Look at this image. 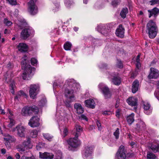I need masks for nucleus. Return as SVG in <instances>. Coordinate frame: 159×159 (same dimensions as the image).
<instances>
[{"mask_svg":"<svg viewBox=\"0 0 159 159\" xmlns=\"http://www.w3.org/2000/svg\"><path fill=\"white\" fill-rule=\"evenodd\" d=\"M4 140L5 141V144L8 148H10V143L14 142L16 141V139L13 137L11 136L8 134L6 135L4 138Z\"/></svg>","mask_w":159,"mask_h":159,"instance_id":"nucleus-18","label":"nucleus"},{"mask_svg":"<svg viewBox=\"0 0 159 159\" xmlns=\"http://www.w3.org/2000/svg\"><path fill=\"white\" fill-rule=\"evenodd\" d=\"M58 86V85L57 83V82H54L53 84V88L56 86Z\"/></svg>","mask_w":159,"mask_h":159,"instance_id":"nucleus-61","label":"nucleus"},{"mask_svg":"<svg viewBox=\"0 0 159 159\" xmlns=\"http://www.w3.org/2000/svg\"><path fill=\"white\" fill-rule=\"evenodd\" d=\"M65 3L67 7H69L72 3V1L71 0H65Z\"/></svg>","mask_w":159,"mask_h":159,"instance_id":"nucleus-48","label":"nucleus"},{"mask_svg":"<svg viewBox=\"0 0 159 159\" xmlns=\"http://www.w3.org/2000/svg\"><path fill=\"white\" fill-rule=\"evenodd\" d=\"M21 96L26 97L27 95L26 94H25L23 91H20L17 93L15 99H18Z\"/></svg>","mask_w":159,"mask_h":159,"instance_id":"nucleus-38","label":"nucleus"},{"mask_svg":"<svg viewBox=\"0 0 159 159\" xmlns=\"http://www.w3.org/2000/svg\"><path fill=\"white\" fill-rule=\"evenodd\" d=\"M120 110L118 109L116 111V116L117 117H119L120 115Z\"/></svg>","mask_w":159,"mask_h":159,"instance_id":"nucleus-55","label":"nucleus"},{"mask_svg":"<svg viewBox=\"0 0 159 159\" xmlns=\"http://www.w3.org/2000/svg\"><path fill=\"white\" fill-rule=\"evenodd\" d=\"M16 157L17 159H20V156L18 153H16Z\"/></svg>","mask_w":159,"mask_h":159,"instance_id":"nucleus-60","label":"nucleus"},{"mask_svg":"<svg viewBox=\"0 0 159 159\" xmlns=\"http://www.w3.org/2000/svg\"><path fill=\"white\" fill-rule=\"evenodd\" d=\"M29 60L27 57L25 55L22 58V67L24 69V71L22 75V78L24 80H29L33 72L35 70L34 67H32L31 66L28 64Z\"/></svg>","mask_w":159,"mask_h":159,"instance_id":"nucleus-3","label":"nucleus"},{"mask_svg":"<svg viewBox=\"0 0 159 159\" xmlns=\"http://www.w3.org/2000/svg\"><path fill=\"white\" fill-rule=\"evenodd\" d=\"M65 104L67 107H71V105L70 103L68 102H66Z\"/></svg>","mask_w":159,"mask_h":159,"instance_id":"nucleus-58","label":"nucleus"},{"mask_svg":"<svg viewBox=\"0 0 159 159\" xmlns=\"http://www.w3.org/2000/svg\"><path fill=\"white\" fill-rule=\"evenodd\" d=\"M18 151L21 153H24L27 152V149L25 148L23 143L22 144L18 145L17 147Z\"/></svg>","mask_w":159,"mask_h":159,"instance_id":"nucleus-30","label":"nucleus"},{"mask_svg":"<svg viewBox=\"0 0 159 159\" xmlns=\"http://www.w3.org/2000/svg\"><path fill=\"white\" fill-rule=\"evenodd\" d=\"M3 21L4 24L6 25L7 26H10L12 24V22L11 21L8 20L6 18H5L4 19Z\"/></svg>","mask_w":159,"mask_h":159,"instance_id":"nucleus-44","label":"nucleus"},{"mask_svg":"<svg viewBox=\"0 0 159 159\" xmlns=\"http://www.w3.org/2000/svg\"><path fill=\"white\" fill-rule=\"evenodd\" d=\"M45 145V144L42 143H39L36 146V149L38 150H40L41 149L43 148Z\"/></svg>","mask_w":159,"mask_h":159,"instance_id":"nucleus-43","label":"nucleus"},{"mask_svg":"<svg viewBox=\"0 0 159 159\" xmlns=\"http://www.w3.org/2000/svg\"><path fill=\"white\" fill-rule=\"evenodd\" d=\"M136 62V66L138 68H139L141 66L140 63L139 61Z\"/></svg>","mask_w":159,"mask_h":159,"instance_id":"nucleus-57","label":"nucleus"},{"mask_svg":"<svg viewBox=\"0 0 159 159\" xmlns=\"http://www.w3.org/2000/svg\"><path fill=\"white\" fill-rule=\"evenodd\" d=\"M134 114L131 113L126 118V120L128 123L130 125L134 121Z\"/></svg>","mask_w":159,"mask_h":159,"instance_id":"nucleus-34","label":"nucleus"},{"mask_svg":"<svg viewBox=\"0 0 159 159\" xmlns=\"http://www.w3.org/2000/svg\"><path fill=\"white\" fill-rule=\"evenodd\" d=\"M38 134V131L37 130L34 129L31 132L30 136L33 138L36 137Z\"/></svg>","mask_w":159,"mask_h":159,"instance_id":"nucleus-40","label":"nucleus"},{"mask_svg":"<svg viewBox=\"0 0 159 159\" xmlns=\"http://www.w3.org/2000/svg\"><path fill=\"white\" fill-rule=\"evenodd\" d=\"M124 28L123 27L122 25H120L116 30V35L119 37L122 38L124 37Z\"/></svg>","mask_w":159,"mask_h":159,"instance_id":"nucleus-22","label":"nucleus"},{"mask_svg":"<svg viewBox=\"0 0 159 159\" xmlns=\"http://www.w3.org/2000/svg\"><path fill=\"white\" fill-rule=\"evenodd\" d=\"M116 65L117 66H118L119 68H121L122 67V64L120 60H117Z\"/></svg>","mask_w":159,"mask_h":159,"instance_id":"nucleus-49","label":"nucleus"},{"mask_svg":"<svg viewBox=\"0 0 159 159\" xmlns=\"http://www.w3.org/2000/svg\"><path fill=\"white\" fill-rule=\"evenodd\" d=\"M46 103V100L45 98H43V99L40 101L38 103V105L40 107L45 106Z\"/></svg>","mask_w":159,"mask_h":159,"instance_id":"nucleus-41","label":"nucleus"},{"mask_svg":"<svg viewBox=\"0 0 159 159\" xmlns=\"http://www.w3.org/2000/svg\"><path fill=\"white\" fill-rule=\"evenodd\" d=\"M139 86V82L138 80H136L133 82L132 88V92L133 93H135L138 91Z\"/></svg>","mask_w":159,"mask_h":159,"instance_id":"nucleus-29","label":"nucleus"},{"mask_svg":"<svg viewBox=\"0 0 159 159\" xmlns=\"http://www.w3.org/2000/svg\"><path fill=\"white\" fill-rule=\"evenodd\" d=\"M128 12V9L126 7L123 8L120 13V15L122 18H125L126 14Z\"/></svg>","mask_w":159,"mask_h":159,"instance_id":"nucleus-35","label":"nucleus"},{"mask_svg":"<svg viewBox=\"0 0 159 159\" xmlns=\"http://www.w3.org/2000/svg\"><path fill=\"white\" fill-rule=\"evenodd\" d=\"M147 159H155L156 158L155 155L152 153L148 152L147 155Z\"/></svg>","mask_w":159,"mask_h":159,"instance_id":"nucleus-42","label":"nucleus"},{"mask_svg":"<svg viewBox=\"0 0 159 159\" xmlns=\"http://www.w3.org/2000/svg\"><path fill=\"white\" fill-rule=\"evenodd\" d=\"M128 104L132 107H135L137 104V99L134 97H129L127 100Z\"/></svg>","mask_w":159,"mask_h":159,"instance_id":"nucleus-23","label":"nucleus"},{"mask_svg":"<svg viewBox=\"0 0 159 159\" xmlns=\"http://www.w3.org/2000/svg\"><path fill=\"white\" fill-rule=\"evenodd\" d=\"M79 118L81 120H85L86 121H88V118L87 117L84 115H81L80 116H79Z\"/></svg>","mask_w":159,"mask_h":159,"instance_id":"nucleus-51","label":"nucleus"},{"mask_svg":"<svg viewBox=\"0 0 159 159\" xmlns=\"http://www.w3.org/2000/svg\"><path fill=\"white\" fill-rule=\"evenodd\" d=\"M39 87L38 84H31L30 87L29 94L30 97L34 99L39 90Z\"/></svg>","mask_w":159,"mask_h":159,"instance_id":"nucleus-8","label":"nucleus"},{"mask_svg":"<svg viewBox=\"0 0 159 159\" xmlns=\"http://www.w3.org/2000/svg\"><path fill=\"white\" fill-rule=\"evenodd\" d=\"M119 129L118 128H117L116 131L114 132V135L116 137V139H117L119 138Z\"/></svg>","mask_w":159,"mask_h":159,"instance_id":"nucleus-47","label":"nucleus"},{"mask_svg":"<svg viewBox=\"0 0 159 159\" xmlns=\"http://www.w3.org/2000/svg\"><path fill=\"white\" fill-rule=\"evenodd\" d=\"M75 128L76 133L75 134V136L78 137L80 135L81 132L82 131V128L80 126L78 125H75Z\"/></svg>","mask_w":159,"mask_h":159,"instance_id":"nucleus-32","label":"nucleus"},{"mask_svg":"<svg viewBox=\"0 0 159 159\" xmlns=\"http://www.w3.org/2000/svg\"><path fill=\"white\" fill-rule=\"evenodd\" d=\"M37 60L34 58H32L31 60V62L32 65H35L37 63Z\"/></svg>","mask_w":159,"mask_h":159,"instance_id":"nucleus-50","label":"nucleus"},{"mask_svg":"<svg viewBox=\"0 0 159 159\" xmlns=\"http://www.w3.org/2000/svg\"><path fill=\"white\" fill-rule=\"evenodd\" d=\"M17 48L18 51L21 52H27L29 49L28 45L25 43H21L17 45Z\"/></svg>","mask_w":159,"mask_h":159,"instance_id":"nucleus-20","label":"nucleus"},{"mask_svg":"<svg viewBox=\"0 0 159 159\" xmlns=\"http://www.w3.org/2000/svg\"><path fill=\"white\" fill-rule=\"evenodd\" d=\"M108 78L111 80L112 82L116 85H119L121 82L120 79L117 76V74L114 73H108Z\"/></svg>","mask_w":159,"mask_h":159,"instance_id":"nucleus-10","label":"nucleus"},{"mask_svg":"<svg viewBox=\"0 0 159 159\" xmlns=\"http://www.w3.org/2000/svg\"><path fill=\"white\" fill-rule=\"evenodd\" d=\"M79 86L78 84L74 82L71 80L66 81L64 85L65 88V95L67 98V100L71 102L75 100V97L73 94L74 91H76Z\"/></svg>","mask_w":159,"mask_h":159,"instance_id":"nucleus-1","label":"nucleus"},{"mask_svg":"<svg viewBox=\"0 0 159 159\" xmlns=\"http://www.w3.org/2000/svg\"><path fill=\"white\" fill-rule=\"evenodd\" d=\"M150 73L148 76L150 79H156L159 77V71L156 68L151 67L150 69Z\"/></svg>","mask_w":159,"mask_h":159,"instance_id":"nucleus-17","label":"nucleus"},{"mask_svg":"<svg viewBox=\"0 0 159 159\" xmlns=\"http://www.w3.org/2000/svg\"><path fill=\"white\" fill-rule=\"evenodd\" d=\"M154 95L156 98L159 101V88H157L154 93Z\"/></svg>","mask_w":159,"mask_h":159,"instance_id":"nucleus-46","label":"nucleus"},{"mask_svg":"<svg viewBox=\"0 0 159 159\" xmlns=\"http://www.w3.org/2000/svg\"><path fill=\"white\" fill-rule=\"evenodd\" d=\"M138 129L142 130L145 127L144 123L143 121H140L139 124H137Z\"/></svg>","mask_w":159,"mask_h":159,"instance_id":"nucleus-39","label":"nucleus"},{"mask_svg":"<svg viewBox=\"0 0 159 159\" xmlns=\"http://www.w3.org/2000/svg\"><path fill=\"white\" fill-rule=\"evenodd\" d=\"M6 115L9 116V118L10 120V123L7 124V123L5 122L4 124V126H7L9 128H11L15 124L14 120L13 119L12 117L13 116V113L11 111L10 109H7V112L6 113Z\"/></svg>","mask_w":159,"mask_h":159,"instance_id":"nucleus-16","label":"nucleus"},{"mask_svg":"<svg viewBox=\"0 0 159 159\" xmlns=\"http://www.w3.org/2000/svg\"><path fill=\"white\" fill-rule=\"evenodd\" d=\"M150 3L151 5H153L159 3V0H152L150 2Z\"/></svg>","mask_w":159,"mask_h":159,"instance_id":"nucleus-52","label":"nucleus"},{"mask_svg":"<svg viewBox=\"0 0 159 159\" xmlns=\"http://www.w3.org/2000/svg\"><path fill=\"white\" fill-rule=\"evenodd\" d=\"M1 152L3 154H4L6 152V150L4 148H2L1 150Z\"/></svg>","mask_w":159,"mask_h":159,"instance_id":"nucleus-59","label":"nucleus"},{"mask_svg":"<svg viewBox=\"0 0 159 159\" xmlns=\"http://www.w3.org/2000/svg\"><path fill=\"white\" fill-rule=\"evenodd\" d=\"M120 2L119 0H113L111 2V5L113 7H116L119 4Z\"/></svg>","mask_w":159,"mask_h":159,"instance_id":"nucleus-45","label":"nucleus"},{"mask_svg":"<svg viewBox=\"0 0 159 159\" xmlns=\"http://www.w3.org/2000/svg\"><path fill=\"white\" fill-rule=\"evenodd\" d=\"M6 81L8 83L10 81V89L11 90V93L13 94L14 93V90L15 89L16 87L14 81L13 80H10L9 78L6 77Z\"/></svg>","mask_w":159,"mask_h":159,"instance_id":"nucleus-24","label":"nucleus"},{"mask_svg":"<svg viewBox=\"0 0 159 159\" xmlns=\"http://www.w3.org/2000/svg\"><path fill=\"white\" fill-rule=\"evenodd\" d=\"M85 106L87 107L94 108L95 106V102L93 99H90L85 102Z\"/></svg>","mask_w":159,"mask_h":159,"instance_id":"nucleus-26","label":"nucleus"},{"mask_svg":"<svg viewBox=\"0 0 159 159\" xmlns=\"http://www.w3.org/2000/svg\"><path fill=\"white\" fill-rule=\"evenodd\" d=\"M39 158L42 159H52L54 157V155L52 153L48 152L42 153L40 152Z\"/></svg>","mask_w":159,"mask_h":159,"instance_id":"nucleus-21","label":"nucleus"},{"mask_svg":"<svg viewBox=\"0 0 159 159\" xmlns=\"http://www.w3.org/2000/svg\"><path fill=\"white\" fill-rule=\"evenodd\" d=\"M60 113V121H62V123L64 122L61 125V124L59 125V129L61 131V135L65 137L67 135L68 133V130L67 128L64 126V124L67 122L68 118L70 116V113L69 110H64L62 109L59 112Z\"/></svg>","mask_w":159,"mask_h":159,"instance_id":"nucleus-2","label":"nucleus"},{"mask_svg":"<svg viewBox=\"0 0 159 159\" xmlns=\"http://www.w3.org/2000/svg\"><path fill=\"white\" fill-rule=\"evenodd\" d=\"M72 46L71 43L69 42H67L64 44V47L65 49L66 50H70Z\"/></svg>","mask_w":159,"mask_h":159,"instance_id":"nucleus-36","label":"nucleus"},{"mask_svg":"<svg viewBox=\"0 0 159 159\" xmlns=\"http://www.w3.org/2000/svg\"><path fill=\"white\" fill-rule=\"evenodd\" d=\"M25 128L21 125H17L16 128L12 129L13 131H17L18 135L20 137H25Z\"/></svg>","mask_w":159,"mask_h":159,"instance_id":"nucleus-14","label":"nucleus"},{"mask_svg":"<svg viewBox=\"0 0 159 159\" xmlns=\"http://www.w3.org/2000/svg\"><path fill=\"white\" fill-rule=\"evenodd\" d=\"M21 159H28V157L23 156L21 157Z\"/></svg>","mask_w":159,"mask_h":159,"instance_id":"nucleus-64","label":"nucleus"},{"mask_svg":"<svg viewBox=\"0 0 159 159\" xmlns=\"http://www.w3.org/2000/svg\"><path fill=\"white\" fill-rule=\"evenodd\" d=\"M74 108L76 110V112L78 114L82 113L84 112V108L81 104L79 103H75L74 105Z\"/></svg>","mask_w":159,"mask_h":159,"instance_id":"nucleus-27","label":"nucleus"},{"mask_svg":"<svg viewBox=\"0 0 159 159\" xmlns=\"http://www.w3.org/2000/svg\"><path fill=\"white\" fill-rule=\"evenodd\" d=\"M93 148L91 146H87L85 148L83 152V157L84 159H91L92 158Z\"/></svg>","mask_w":159,"mask_h":159,"instance_id":"nucleus-12","label":"nucleus"},{"mask_svg":"<svg viewBox=\"0 0 159 159\" xmlns=\"http://www.w3.org/2000/svg\"><path fill=\"white\" fill-rule=\"evenodd\" d=\"M140 55L139 54V55H138L137 56V59H136V62L139 61H140L139 58H140Z\"/></svg>","mask_w":159,"mask_h":159,"instance_id":"nucleus-62","label":"nucleus"},{"mask_svg":"<svg viewBox=\"0 0 159 159\" xmlns=\"http://www.w3.org/2000/svg\"><path fill=\"white\" fill-rule=\"evenodd\" d=\"M148 12L150 13L149 17L154 15V16L159 12V9L157 8H154L152 11L148 10Z\"/></svg>","mask_w":159,"mask_h":159,"instance_id":"nucleus-33","label":"nucleus"},{"mask_svg":"<svg viewBox=\"0 0 159 159\" xmlns=\"http://www.w3.org/2000/svg\"><path fill=\"white\" fill-rule=\"evenodd\" d=\"M126 150L123 146H121L116 153V157L117 159H125L126 157Z\"/></svg>","mask_w":159,"mask_h":159,"instance_id":"nucleus-13","label":"nucleus"},{"mask_svg":"<svg viewBox=\"0 0 159 159\" xmlns=\"http://www.w3.org/2000/svg\"><path fill=\"white\" fill-rule=\"evenodd\" d=\"M36 0H30L28 3V10L31 15H35L38 12L37 6L35 4V2Z\"/></svg>","mask_w":159,"mask_h":159,"instance_id":"nucleus-9","label":"nucleus"},{"mask_svg":"<svg viewBox=\"0 0 159 159\" xmlns=\"http://www.w3.org/2000/svg\"><path fill=\"white\" fill-rule=\"evenodd\" d=\"M98 87L99 90L103 94L106 99L111 97V93L107 85L103 83H101L98 84Z\"/></svg>","mask_w":159,"mask_h":159,"instance_id":"nucleus-6","label":"nucleus"},{"mask_svg":"<svg viewBox=\"0 0 159 159\" xmlns=\"http://www.w3.org/2000/svg\"><path fill=\"white\" fill-rule=\"evenodd\" d=\"M9 3L12 5H16V0H7Z\"/></svg>","mask_w":159,"mask_h":159,"instance_id":"nucleus-53","label":"nucleus"},{"mask_svg":"<svg viewBox=\"0 0 159 159\" xmlns=\"http://www.w3.org/2000/svg\"><path fill=\"white\" fill-rule=\"evenodd\" d=\"M78 137H75L74 138H70L67 140V142L70 147L71 148H76L80 144V142L78 139Z\"/></svg>","mask_w":159,"mask_h":159,"instance_id":"nucleus-7","label":"nucleus"},{"mask_svg":"<svg viewBox=\"0 0 159 159\" xmlns=\"http://www.w3.org/2000/svg\"><path fill=\"white\" fill-rule=\"evenodd\" d=\"M39 118L37 116H33L30 120L28 125L31 127H36L39 126L40 125Z\"/></svg>","mask_w":159,"mask_h":159,"instance_id":"nucleus-15","label":"nucleus"},{"mask_svg":"<svg viewBox=\"0 0 159 159\" xmlns=\"http://www.w3.org/2000/svg\"><path fill=\"white\" fill-rule=\"evenodd\" d=\"M149 147L154 152H159V144H156L153 143L151 145H149Z\"/></svg>","mask_w":159,"mask_h":159,"instance_id":"nucleus-31","label":"nucleus"},{"mask_svg":"<svg viewBox=\"0 0 159 159\" xmlns=\"http://www.w3.org/2000/svg\"><path fill=\"white\" fill-rule=\"evenodd\" d=\"M34 33V30L31 27L23 29L20 34L21 37L24 39H26L30 35L33 34Z\"/></svg>","mask_w":159,"mask_h":159,"instance_id":"nucleus-11","label":"nucleus"},{"mask_svg":"<svg viewBox=\"0 0 159 159\" xmlns=\"http://www.w3.org/2000/svg\"><path fill=\"white\" fill-rule=\"evenodd\" d=\"M23 143L27 150L31 149L33 147V145L31 143V140L30 138H28L26 140L24 141Z\"/></svg>","mask_w":159,"mask_h":159,"instance_id":"nucleus-28","label":"nucleus"},{"mask_svg":"<svg viewBox=\"0 0 159 159\" xmlns=\"http://www.w3.org/2000/svg\"><path fill=\"white\" fill-rule=\"evenodd\" d=\"M111 114V112L110 111H105L102 112V114L104 115H109Z\"/></svg>","mask_w":159,"mask_h":159,"instance_id":"nucleus-56","label":"nucleus"},{"mask_svg":"<svg viewBox=\"0 0 159 159\" xmlns=\"http://www.w3.org/2000/svg\"><path fill=\"white\" fill-rule=\"evenodd\" d=\"M96 29L104 35L107 34L108 32L107 26L106 25L100 24L97 26Z\"/></svg>","mask_w":159,"mask_h":159,"instance_id":"nucleus-19","label":"nucleus"},{"mask_svg":"<svg viewBox=\"0 0 159 159\" xmlns=\"http://www.w3.org/2000/svg\"><path fill=\"white\" fill-rule=\"evenodd\" d=\"M38 111V108L35 106H33L32 107L27 106L22 109L21 114L23 116H27L33 113H37Z\"/></svg>","mask_w":159,"mask_h":159,"instance_id":"nucleus-5","label":"nucleus"},{"mask_svg":"<svg viewBox=\"0 0 159 159\" xmlns=\"http://www.w3.org/2000/svg\"><path fill=\"white\" fill-rule=\"evenodd\" d=\"M4 33L6 34H7L9 33V31L7 29H6L4 31Z\"/></svg>","mask_w":159,"mask_h":159,"instance_id":"nucleus-63","label":"nucleus"},{"mask_svg":"<svg viewBox=\"0 0 159 159\" xmlns=\"http://www.w3.org/2000/svg\"><path fill=\"white\" fill-rule=\"evenodd\" d=\"M96 123L98 129L99 130H101L102 128V127L101 126L100 123L99 121H97Z\"/></svg>","mask_w":159,"mask_h":159,"instance_id":"nucleus-54","label":"nucleus"},{"mask_svg":"<svg viewBox=\"0 0 159 159\" xmlns=\"http://www.w3.org/2000/svg\"><path fill=\"white\" fill-rule=\"evenodd\" d=\"M43 135L44 138L47 139L49 141H51L52 140L53 137L48 133L43 134Z\"/></svg>","mask_w":159,"mask_h":159,"instance_id":"nucleus-37","label":"nucleus"},{"mask_svg":"<svg viewBox=\"0 0 159 159\" xmlns=\"http://www.w3.org/2000/svg\"><path fill=\"white\" fill-rule=\"evenodd\" d=\"M147 31L148 32L150 38L153 39L156 36L157 27L155 23L152 20H150L147 26Z\"/></svg>","mask_w":159,"mask_h":159,"instance_id":"nucleus-4","label":"nucleus"},{"mask_svg":"<svg viewBox=\"0 0 159 159\" xmlns=\"http://www.w3.org/2000/svg\"><path fill=\"white\" fill-rule=\"evenodd\" d=\"M143 108L144 110L145 113L147 115L150 114L152 112L150 105L148 102H144L143 104Z\"/></svg>","mask_w":159,"mask_h":159,"instance_id":"nucleus-25","label":"nucleus"}]
</instances>
